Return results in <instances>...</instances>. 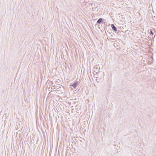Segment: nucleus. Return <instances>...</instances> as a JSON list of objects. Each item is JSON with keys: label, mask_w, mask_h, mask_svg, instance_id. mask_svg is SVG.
Wrapping results in <instances>:
<instances>
[{"label": "nucleus", "mask_w": 156, "mask_h": 156, "mask_svg": "<svg viewBox=\"0 0 156 156\" xmlns=\"http://www.w3.org/2000/svg\"><path fill=\"white\" fill-rule=\"evenodd\" d=\"M111 36H112V37L113 36L112 35H111Z\"/></svg>", "instance_id": "8"}, {"label": "nucleus", "mask_w": 156, "mask_h": 156, "mask_svg": "<svg viewBox=\"0 0 156 156\" xmlns=\"http://www.w3.org/2000/svg\"><path fill=\"white\" fill-rule=\"evenodd\" d=\"M150 34L152 35H153L154 34V33L150 29Z\"/></svg>", "instance_id": "4"}, {"label": "nucleus", "mask_w": 156, "mask_h": 156, "mask_svg": "<svg viewBox=\"0 0 156 156\" xmlns=\"http://www.w3.org/2000/svg\"><path fill=\"white\" fill-rule=\"evenodd\" d=\"M111 39H112V40H113L114 39H112V38H111Z\"/></svg>", "instance_id": "6"}, {"label": "nucleus", "mask_w": 156, "mask_h": 156, "mask_svg": "<svg viewBox=\"0 0 156 156\" xmlns=\"http://www.w3.org/2000/svg\"><path fill=\"white\" fill-rule=\"evenodd\" d=\"M94 9V7H93V8H92V9Z\"/></svg>", "instance_id": "7"}, {"label": "nucleus", "mask_w": 156, "mask_h": 156, "mask_svg": "<svg viewBox=\"0 0 156 156\" xmlns=\"http://www.w3.org/2000/svg\"><path fill=\"white\" fill-rule=\"evenodd\" d=\"M78 81H76L73 84H71L70 86L73 87L74 88H75L78 85Z\"/></svg>", "instance_id": "1"}, {"label": "nucleus", "mask_w": 156, "mask_h": 156, "mask_svg": "<svg viewBox=\"0 0 156 156\" xmlns=\"http://www.w3.org/2000/svg\"><path fill=\"white\" fill-rule=\"evenodd\" d=\"M111 26L112 30L115 32L117 31V29L116 27L114 26V24H111Z\"/></svg>", "instance_id": "3"}, {"label": "nucleus", "mask_w": 156, "mask_h": 156, "mask_svg": "<svg viewBox=\"0 0 156 156\" xmlns=\"http://www.w3.org/2000/svg\"><path fill=\"white\" fill-rule=\"evenodd\" d=\"M94 9V10H96L97 11H98V9L97 8V7H95Z\"/></svg>", "instance_id": "5"}, {"label": "nucleus", "mask_w": 156, "mask_h": 156, "mask_svg": "<svg viewBox=\"0 0 156 156\" xmlns=\"http://www.w3.org/2000/svg\"><path fill=\"white\" fill-rule=\"evenodd\" d=\"M103 23V19L102 18L99 19L97 22V23L99 24H101Z\"/></svg>", "instance_id": "2"}]
</instances>
